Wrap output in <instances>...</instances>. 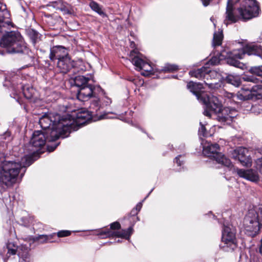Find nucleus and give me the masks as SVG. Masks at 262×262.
Here are the masks:
<instances>
[{
    "label": "nucleus",
    "mask_w": 262,
    "mask_h": 262,
    "mask_svg": "<svg viewBox=\"0 0 262 262\" xmlns=\"http://www.w3.org/2000/svg\"><path fill=\"white\" fill-rule=\"evenodd\" d=\"M260 11L256 0H228L224 22L227 25L238 20L246 21L258 17Z\"/></svg>",
    "instance_id": "1"
},
{
    "label": "nucleus",
    "mask_w": 262,
    "mask_h": 262,
    "mask_svg": "<svg viewBox=\"0 0 262 262\" xmlns=\"http://www.w3.org/2000/svg\"><path fill=\"white\" fill-rule=\"evenodd\" d=\"M33 163L32 158L25 156L21 160H6L2 166L0 171V183L3 186L11 188L17 182L19 178L23 177L26 168Z\"/></svg>",
    "instance_id": "2"
},
{
    "label": "nucleus",
    "mask_w": 262,
    "mask_h": 262,
    "mask_svg": "<svg viewBox=\"0 0 262 262\" xmlns=\"http://www.w3.org/2000/svg\"><path fill=\"white\" fill-rule=\"evenodd\" d=\"M72 122L68 119H64L63 116L58 114L50 113L43 115L39 119V123L46 135H50V140L55 141L59 138L68 137L66 132L69 129V125Z\"/></svg>",
    "instance_id": "3"
},
{
    "label": "nucleus",
    "mask_w": 262,
    "mask_h": 262,
    "mask_svg": "<svg viewBox=\"0 0 262 262\" xmlns=\"http://www.w3.org/2000/svg\"><path fill=\"white\" fill-rule=\"evenodd\" d=\"M246 54L256 55L262 59V47L259 45H249L237 49L224 48L220 52L219 57H213L209 62L211 64H217L220 60L226 59L228 64L241 68L242 64L237 59L243 58Z\"/></svg>",
    "instance_id": "4"
},
{
    "label": "nucleus",
    "mask_w": 262,
    "mask_h": 262,
    "mask_svg": "<svg viewBox=\"0 0 262 262\" xmlns=\"http://www.w3.org/2000/svg\"><path fill=\"white\" fill-rule=\"evenodd\" d=\"M187 87L199 100L205 104L204 115L210 117L212 113H221L222 105L219 99L213 95L201 93L202 90L205 88L203 83L190 81L188 83Z\"/></svg>",
    "instance_id": "5"
},
{
    "label": "nucleus",
    "mask_w": 262,
    "mask_h": 262,
    "mask_svg": "<svg viewBox=\"0 0 262 262\" xmlns=\"http://www.w3.org/2000/svg\"><path fill=\"white\" fill-rule=\"evenodd\" d=\"M243 224L246 234L250 236H256L262 226V206L249 209Z\"/></svg>",
    "instance_id": "6"
},
{
    "label": "nucleus",
    "mask_w": 262,
    "mask_h": 262,
    "mask_svg": "<svg viewBox=\"0 0 262 262\" xmlns=\"http://www.w3.org/2000/svg\"><path fill=\"white\" fill-rule=\"evenodd\" d=\"M0 44L6 48L9 53H23L27 49L20 34L18 32L7 33L2 38Z\"/></svg>",
    "instance_id": "7"
},
{
    "label": "nucleus",
    "mask_w": 262,
    "mask_h": 262,
    "mask_svg": "<svg viewBox=\"0 0 262 262\" xmlns=\"http://www.w3.org/2000/svg\"><path fill=\"white\" fill-rule=\"evenodd\" d=\"M219 145L216 144L207 143L203 147V154L211 158H213L215 161L222 165H224L230 169L233 165L228 158H227L224 155L219 152Z\"/></svg>",
    "instance_id": "8"
},
{
    "label": "nucleus",
    "mask_w": 262,
    "mask_h": 262,
    "mask_svg": "<svg viewBox=\"0 0 262 262\" xmlns=\"http://www.w3.org/2000/svg\"><path fill=\"white\" fill-rule=\"evenodd\" d=\"M63 118L64 119L72 121L69 125V129L66 132V135L68 136L72 131L77 130L78 126L85 124L87 121L91 118V115L88 111L78 110L77 112H72V114L63 115Z\"/></svg>",
    "instance_id": "9"
},
{
    "label": "nucleus",
    "mask_w": 262,
    "mask_h": 262,
    "mask_svg": "<svg viewBox=\"0 0 262 262\" xmlns=\"http://www.w3.org/2000/svg\"><path fill=\"white\" fill-rule=\"evenodd\" d=\"M222 241L225 244L223 246L225 250L229 251L234 250L237 246L234 229L229 226H224Z\"/></svg>",
    "instance_id": "10"
},
{
    "label": "nucleus",
    "mask_w": 262,
    "mask_h": 262,
    "mask_svg": "<svg viewBox=\"0 0 262 262\" xmlns=\"http://www.w3.org/2000/svg\"><path fill=\"white\" fill-rule=\"evenodd\" d=\"M136 54L134 57L132 58V62L137 68H139V70H142L144 71L142 75L147 76L150 74H152L154 73L153 67L147 61L143 59L140 55L141 54L138 52H136L135 50L132 51L130 53V57H133Z\"/></svg>",
    "instance_id": "11"
},
{
    "label": "nucleus",
    "mask_w": 262,
    "mask_h": 262,
    "mask_svg": "<svg viewBox=\"0 0 262 262\" xmlns=\"http://www.w3.org/2000/svg\"><path fill=\"white\" fill-rule=\"evenodd\" d=\"M50 135H47L46 132L36 130L35 131L30 140V144L35 149H33L34 151H38V150L43 147L47 141L51 142L50 140Z\"/></svg>",
    "instance_id": "12"
},
{
    "label": "nucleus",
    "mask_w": 262,
    "mask_h": 262,
    "mask_svg": "<svg viewBox=\"0 0 262 262\" xmlns=\"http://www.w3.org/2000/svg\"><path fill=\"white\" fill-rule=\"evenodd\" d=\"M231 156L233 159L238 160L244 166L248 167L252 165V159L249 154V150L246 148L237 147L233 151Z\"/></svg>",
    "instance_id": "13"
},
{
    "label": "nucleus",
    "mask_w": 262,
    "mask_h": 262,
    "mask_svg": "<svg viewBox=\"0 0 262 262\" xmlns=\"http://www.w3.org/2000/svg\"><path fill=\"white\" fill-rule=\"evenodd\" d=\"M96 89H100V88L99 86L96 87L89 84L79 88L77 94L78 99L81 101H85L92 97H95Z\"/></svg>",
    "instance_id": "14"
},
{
    "label": "nucleus",
    "mask_w": 262,
    "mask_h": 262,
    "mask_svg": "<svg viewBox=\"0 0 262 262\" xmlns=\"http://www.w3.org/2000/svg\"><path fill=\"white\" fill-rule=\"evenodd\" d=\"M133 228L132 227H129L127 230H122L119 231H112L108 229L101 232L98 235L100 236H105V237H110L111 236H115L118 237L128 239L133 233Z\"/></svg>",
    "instance_id": "15"
},
{
    "label": "nucleus",
    "mask_w": 262,
    "mask_h": 262,
    "mask_svg": "<svg viewBox=\"0 0 262 262\" xmlns=\"http://www.w3.org/2000/svg\"><path fill=\"white\" fill-rule=\"evenodd\" d=\"M69 56L67 49L61 46H54L50 49L49 58L52 61L56 59L59 60L61 58Z\"/></svg>",
    "instance_id": "16"
},
{
    "label": "nucleus",
    "mask_w": 262,
    "mask_h": 262,
    "mask_svg": "<svg viewBox=\"0 0 262 262\" xmlns=\"http://www.w3.org/2000/svg\"><path fill=\"white\" fill-rule=\"evenodd\" d=\"M245 81H251L253 83H260L256 84L253 86L251 88V92H252L253 95L255 96L258 99L262 98V78L257 79L255 78L253 76H246L243 77Z\"/></svg>",
    "instance_id": "17"
},
{
    "label": "nucleus",
    "mask_w": 262,
    "mask_h": 262,
    "mask_svg": "<svg viewBox=\"0 0 262 262\" xmlns=\"http://www.w3.org/2000/svg\"><path fill=\"white\" fill-rule=\"evenodd\" d=\"M189 74L192 77H194L199 79H208L209 77L215 74L214 71H211L210 70L205 67H203L200 69L189 72Z\"/></svg>",
    "instance_id": "18"
},
{
    "label": "nucleus",
    "mask_w": 262,
    "mask_h": 262,
    "mask_svg": "<svg viewBox=\"0 0 262 262\" xmlns=\"http://www.w3.org/2000/svg\"><path fill=\"white\" fill-rule=\"evenodd\" d=\"M236 172L239 177L250 181L256 182L259 180L257 173L252 169L245 170L237 168Z\"/></svg>",
    "instance_id": "19"
},
{
    "label": "nucleus",
    "mask_w": 262,
    "mask_h": 262,
    "mask_svg": "<svg viewBox=\"0 0 262 262\" xmlns=\"http://www.w3.org/2000/svg\"><path fill=\"white\" fill-rule=\"evenodd\" d=\"M73 67V62L69 56L58 60L57 68L60 72L67 73Z\"/></svg>",
    "instance_id": "20"
},
{
    "label": "nucleus",
    "mask_w": 262,
    "mask_h": 262,
    "mask_svg": "<svg viewBox=\"0 0 262 262\" xmlns=\"http://www.w3.org/2000/svg\"><path fill=\"white\" fill-rule=\"evenodd\" d=\"M92 79L93 76L91 74H88L86 76L78 75L74 78V82L77 87L80 88L89 84V81Z\"/></svg>",
    "instance_id": "21"
},
{
    "label": "nucleus",
    "mask_w": 262,
    "mask_h": 262,
    "mask_svg": "<svg viewBox=\"0 0 262 262\" xmlns=\"http://www.w3.org/2000/svg\"><path fill=\"white\" fill-rule=\"evenodd\" d=\"M229 110V108H225L220 114L218 116L220 121L228 123L232 121V119L234 117V115L236 113L235 110H230L228 114L226 116H223V112H227Z\"/></svg>",
    "instance_id": "22"
},
{
    "label": "nucleus",
    "mask_w": 262,
    "mask_h": 262,
    "mask_svg": "<svg viewBox=\"0 0 262 262\" xmlns=\"http://www.w3.org/2000/svg\"><path fill=\"white\" fill-rule=\"evenodd\" d=\"M24 96L28 99H32L34 98H37V92L32 87L29 85L21 86Z\"/></svg>",
    "instance_id": "23"
},
{
    "label": "nucleus",
    "mask_w": 262,
    "mask_h": 262,
    "mask_svg": "<svg viewBox=\"0 0 262 262\" xmlns=\"http://www.w3.org/2000/svg\"><path fill=\"white\" fill-rule=\"evenodd\" d=\"M29 249L28 248H25L23 246H21V249L18 252V255L20 258L19 262H29Z\"/></svg>",
    "instance_id": "24"
},
{
    "label": "nucleus",
    "mask_w": 262,
    "mask_h": 262,
    "mask_svg": "<svg viewBox=\"0 0 262 262\" xmlns=\"http://www.w3.org/2000/svg\"><path fill=\"white\" fill-rule=\"evenodd\" d=\"M223 38L222 31L214 32L213 38L212 46L213 47L221 45Z\"/></svg>",
    "instance_id": "25"
},
{
    "label": "nucleus",
    "mask_w": 262,
    "mask_h": 262,
    "mask_svg": "<svg viewBox=\"0 0 262 262\" xmlns=\"http://www.w3.org/2000/svg\"><path fill=\"white\" fill-rule=\"evenodd\" d=\"M90 8L102 17L106 16V14L102 10L101 7L96 2L92 1L89 4Z\"/></svg>",
    "instance_id": "26"
},
{
    "label": "nucleus",
    "mask_w": 262,
    "mask_h": 262,
    "mask_svg": "<svg viewBox=\"0 0 262 262\" xmlns=\"http://www.w3.org/2000/svg\"><path fill=\"white\" fill-rule=\"evenodd\" d=\"M226 81L228 83H231L236 87L238 86L241 84L239 78L237 76L229 75L227 76Z\"/></svg>",
    "instance_id": "27"
},
{
    "label": "nucleus",
    "mask_w": 262,
    "mask_h": 262,
    "mask_svg": "<svg viewBox=\"0 0 262 262\" xmlns=\"http://www.w3.org/2000/svg\"><path fill=\"white\" fill-rule=\"evenodd\" d=\"M58 9L62 11L64 14H71L74 13L73 8L70 5L63 3H61L60 7H58Z\"/></svg>",
    "instance_id": "28"
},
{
    "label": "nucleus",
    "mask_w": 262,
    "mask_h": 262,
    "mask_svg": "<svg viewBox=\"0 0 262 262\" xmlns=\"http://www.w3.org/2000/svg\"><path fill=\"white\" fill-rule=\"evenodd\" d=\"M55 235V233L50 235H40L37 237V239L40 243H44L48 242H52V241L51 240Z\"/></svg>",
    "instance_id": "29"
},
{
    "label": "nucleus",
    "mask_w": 262,
    "mask_h": 262,
    "mask_svg": "<svg viewBox=\"0 0 262 262\" xmlns=\"http://www.w3.org/2000/svg\"><path fill=\"white\" fill-rule=\"evenodd\" d=\"M8 253L10 255H15L18 248L17 246L13 242H8L7 245Z\"/></svg>",
    "instance_id": "30"
},
{
    "label": "nucleus",
    "mask_w": 262,
    "mask_h": 262,
    "mask_svg": "<svg viewBox=\"0 0 262 262\" xmlns=\"http://www.w3.org/2000/svg\"><path fill=\"white\" fill-rule=\"evenodd\" d=\"M249 71L251 73L260 77L262 78V66L251 68Z\"/></svg>",
    "instance_id": "31"
},
{
    "label": "nucleus",
    "mask_w": 262,
    "mask_h": 262,
    "mask_svg": "<svg viewBox=\"0 0 262 262\" xmlns=\"http://www.w3.org/2000/svg\"><path fill=\"white\" fill-rule=\"evenodd\" d=\"M179 69L178 66L175 64H166L163 67V71L164 72H172Z\"/></svg>",
    "instance_id": "32"
},
{
    "label": "nucleus",
    "mask_w": 262,
    "mask_h": 262,
    "mask_svg": "<svg viewBox=\"0 0 262 262\" xmlns=\"http://www.w3.org/2000/svg\"><path fill=\"white\" fill-rule=\"evenodd\" d=\"M258 152L262 155V149H259ZM255 164L256 168L262 173V157L255 161Z\"/></svg>",
    "instance_id": "33"
},
{
    "label": "nucleus",
    "mask_w": 262,
    "mask_h": 262,
    "mask_svg": "<svg viewBox=\"0 0 262 262\" xmlns=\"http://www.w3.org/2000/svg\"><path fill=\"white\" fill-rule=\"evenodd\" d=\"M201 127L199 129V135L200 136L206 137L207 136V132L206 129L204 125L202 123V122L200 123Z\"/></svg>",
    "instance_id": "34"
},
{
    "label": "nucleus",
    "mask_w": 262,
    "mask_h": 262,
    "mask_svg": "<svg viewBox=\"0 0 262 262\" xmlns=\"http://www.w3.org/2000/svg\"><path fill=\"white\" fill-rule=\"evenodd\" d=\"M71 234V231L69 230H61L57 233V236L59 237H66Z\"/></svg>",
    "instance_id": "35"
},
{
    "label": "nucleus",
    "mask_w": 262,
    "mask_h": 262,
    "mask_svg": "<svg viewBox=\"0 0 262 262\" xmlns=\"http://www.w3.org/2000/svg\"><path fill=\"white\" fill-rule=\"evenodd\" d=\"M12 75L13 76L12 77H10V75H7L6 77V80L10 81L12 83V84L14 85L15 84L14 81L15 79H17L18 76L15 75L14 74H12Z\"/></svg>",
    "instance_id": "36"
},
{
    "label": "nucleus",
    "mask_w": 262,
    "mask_h": 262,
    "mask_svg": "<svg viewBox=\"0 0 262 262\" xmlns=\"http://www.w3.org/2000/svg\"><path fill=\"white\" fill-rule=\"evenodd\" d=\"M235 94L231 93H227L225 95V97L229 99L231 102L235 101Z\"/></svg>",
    "instance_id": "37"
},
{
    "label": "nucleus",
    "mask_w": 262,
    "mask_h": 262,
    "mask_svg": "<svg viewBox=\"0 0 262 262\" xmlns=\"http://www.w3.org/2000/svg\"><path fill=\"white\" fill-rule=\"evenodd\" d=\"M121 226L119 222H114L111 224V229L113 230L118 229L120 228Z\"/></svg>",
    "instance_id": "38"
},
{
    "label": "nucleus",
    "mask_w": 262,
    "mask_h": 262,
    "mask_svg": "<svg viewBox=\"0 0 262 262\" xmlns=\"http://www.w3.org/2000/svg\"><path fill=\"white\" fill-rule=\"evenodd\" d=\"M2 139L8 140H10L11 139L10 132L9 131L6 132L4 133V134L2 136Z\"/></svg>",
    "instance_id": "39"
},
{
    "label": "nucleus",
    "mask_w": 262,
    "mask_h": 262,
    "mask_svg": "<svg viewBox=\"0 0 262 262\" xmlns=\"http://www.w3.org/2000/svg\"><path fill=\"white\" fill-rule=\"evenodd\" d=\"M204 84L205 85H207L209 88L210 89H214L216 88V83H208L207 82L204 81Z\"/></svg>",
    "instance_id": "40"
},
{
    "label": "nucleus",
    "mask_w": 262,
    "mask_h": 262,
    "mask_svg": "<svg viewBox=\"0 0 262 262\" xmlns=\"http://www.w3.org/2000/svg\"><path fill=\"white\" fill-rule=\"evenodd\" d=\"M181 157V156H178V157H177L176 158H175V160H174V162H176L178 166H181L183 161H181L180 160V158Z\"/></svg>",
    "instance_id": "41"
},
{
    "label": "nucleus",
    "mask_w": 262,
    "mask_h": 262,
    "mask_svg": "<svg viewBox=\"0 0 262 262\" xmlns=\"http://www.w3.org/2000/svg\"><path fill=\"white\" fill-rule=\"evenodd\" d=\"M236 95V96H235V98L237 99H239V100H245V97L242 94H235Z\"/></svg>",
    "instance_id": "42"
},
{
    "label": "nucleus",
    "mask_w": 262,
    "mask_h": 262,
    "mask_svg": "<svg viewBox=\"0 0 262 262\" xmlns=\"http://www.w3.org/2000/svg\"><path fill=\"white\" fill-rule=\"evenodd\" d=\"M142 203L140 202L137 204L135 209L136 210H137L138 212H139L142 208Z\"/></svg>",
    "instance_id": "43"
},
{
    "label": "nucleus",
    "mask_w": 262,
    "mask_h": 262,
    "mask_svg": "<svg viewBox=\"0 0 262 262\" xmlns=\"http://www.w3.org/2000/svg\"><path fill=\"white\" fill-rule=\"evenodd\" d=\"M138 213V210L134 208L130 212V214L133 216L136 215Z\"/></svg>",
    "instance_id": "44"
},
{
    "label": "nucleus",
    "mask_w": 262,
    "mask_h": 262,
    "mask_svg": "<svg viewBox=\"0 0 262 262\" xmlns=\"http://www.w3.org/2000/svg\"><path fill=\"white\" fill-rule=\"evenodd\" d=\"M57 145H56L55 146H54V147H50L49 146H48V150L51 152V151H53L55 148L56 147H57Z\"/></svg>",
    "instance_id": "45"
},
{
    "label": "nucleus",
    "mask_w": 262,
    "mask_h": 262,
    "mask_svg": "<svg viewBox=\"0 0 262 262\" xmlns=\"http://www.w3.org/2000/svg\"><path fill=\"white\" fill-rule=\"evenodd\" d=\"M259 252L260 254L262 255V238L260 240V244L259 246Z\"/></svg>",
    "instance_id": "46"
},
{
    "label": "nucleus",
    "mask_w": 262,
    "mask_h": 262,
    "mask_svg": "<svg viewBox=\"0 0 262 262\" xmlns=\"http://www.w3.org/2000/svg\"><path fill=\"white\" fill-rule=\"evenodd\" d=\"M109 117H107V115H103L101 116H100V119H105V118H108Z\"/></svg>",
    "instance_id": "47"
},
{
    "label": "nucleus",
    "mask_w": 262,
    "mask_h": 262,
    "mask_svg": "<svg viewBox=\"0 0 262 262\" xmlns=\"http://www.w3.org/2000/svg\"><path fill=\"white\" fill-rule=\"evenodd\" d=\"M107 103H110L111 102V101L110 99H108L107 102H106Z\"/></svg>",
    "instance_id": "48"
},
{
    "label": "nucleus",
    "mask_w": 262,
    "mask_h": 262,
    "mask_svg": "<svg viewBox=\"0 0 262 262\" xmlns=\"http://www.w3.org/2000/svg\"><path fill=\"white\" fill-rule=\"evenodd\" d=\"M210 19H211V20L212 21H213V18H212V17H211V18H210Z\"/></svg>",
    "instance_id": "49"
},
{
    "label": "nucleus",
    "mask_w": 262,
    "mask_h": 262,
    "mask_svg": "<svg viewBox=\"0 0 262 262\" xmlns=\"http://www.w3.org/2000/svg\"><path fill=\"white\" fill-rule=\"evenodd\" d=\"M152 191V190H151L150 191H149V193H151V192Z\"/></svg>",
    "instance_id": "50"
},
{
    "label": "nucleus",
    "mask_w": 262,
    "mask_h": 262,
    "mask_svg": "<svg viewBox=\"0 0 262 262\" xmlns=\"http://www.w3.org/2000/svg\"><path fill=\"white\" fill-rule=\"evenodd\" d=\"M152 191V190H151L150 191H149V193H151V192Z\"/></svg>",
    "instance_id": "51"
},
{
    "label": "nucleus",
    "mask_w": 262,
    "mask_h": 262,
    "mask_svg": "<svg viewBox=\"0 0 262 262\" xmlns=\"http://www.w3.org/2000/svg\"><path fill=\"white\" fill-rule=\"evenodd\" d=\"M152 191V190H151L150 191H149V193H151V192Z\"/></svg>",
    "instance_id": "52"
},
{
    "label": "nucleus",
    "mask_w": 262,
    "mask_h": 262,
    "mask_svg": "<svg viewBox=\"0 0 262 262\" xmlns=\"http://www.w3.org/2000/svg\"><path fill=\"white\" fill-rule=\"evenodd\" d=\"M149 193H148V194L147 195V196H149Z\"/></svg>",
    "instance_id": "53"
},
{
    "label": "nucleus",
    "mask_w": 262,
    "mask_h": 262,
    "mask_svg": "<svg viewBox=\"0 0 262 262\" xmlns=\"http://www.w3.org/2000/svg\"><path fill=\"white\" fill-rule=\"evenodd\" d=\"M149 193H148V194L147 195V196H149Z\"/></svg>",
    "instance_id": "54"
},
{
    "label": "nucleus",
    "mask_w": 262,
    "mask_h": 262,
    "mask_svg": "<svg viewBox=\"0 0 262 262\" xmlns=\"http://www.w3.org/2000/svg\"><path fill=\"white\" fill-rule=\"evenodd\" d=\"M149 193H148V194L147 195V196H149Z\"/></svg>",
    "instance_id": "55"
}]
</instances>
